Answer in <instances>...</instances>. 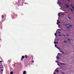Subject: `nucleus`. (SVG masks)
I'll use <instances>...</instances> for the list:
<instances>
[{
  "label": "nucleus",
  "mask_w": 74,
  "mask_h": 74,
  "mask_svg": "<svg viewBox=\"0 0 74 74\" xmlns=\"http://www.w3.org/2000/svg\"><path fill=\"white\" fill-rule=\"evenodd\" d=\"M58 4H59V2H58Z\"/></svg>",
  "instance_id": "nucleus-40"
},
{
  "label": "nucleus",
  "mask_w": 74,
  "mask_h": 74,
  "mask_svg": "<svg viewBox=\"0 0 74 74\" xmlns=\"http://www.w3.org/2000/svg\"><path fill=\"white\" fill-rule=\"evenodd\" d=\"M10 74H14V73H13V72L11 71L10 73Z\"/></svg>",
  "instance_id": "nucleus-10"
},
{
  "label": "nucleus",
  "mask_w": 74,
  "mask_h": 74,
  "mask_svg": "<svg viewBox=\"0 0 74 74\" xmlns=\"http://www.w3.org/2000/svg\"><path fill=\"white\" fill-rule=\"evenodd\" d=\"M57 41H59V39H57Z\"/></svg>",
  "instance_id": "nucleus-29"
},
{
  "label": "nucleus",
  "mask_w": 74,
  "mask_h": 74,
  "mask_svg": "<svg viewBox=\"0 0 74 74\" xmlns=\"http://www.w3.org/2000/svg\"><path fill=\"white\" fill-rule=\"evenodd\" d=\"M60 52H61L62 53H63V54H65V53H64L63 52L61 51H60Z\"/></svg>",
  "instance_id": "nucleus-9"
},
{
  "label": "nucleus",
  "mask_w": 74,
  "mask_h": 74,
  "mask_svg": "<svg viewBox=\"0 0 74 74\" xmlns=\"http://www.w3.org/2000/svg\"><path fill=\"white\" fill-rule=\"evenodd\" d=\"M0 63H1L2 62H3V61H0Z\"/></svg>",
  "instance_id": "nucleus-26"
},
{
  "label": "nucleus",
  "mask_w": 74,
  "mask_h": 74,
  "mask_svg": "<svg viewBox=\"0 0 74 74\" xmlns=\"http://www.w3.org/2000/svg\"><path fill=\"white\" fill-rule=\"evenodd\" d=\"M25 4H26V3H25Z\"/></svg>",
  "instance_id": "nucleus-46"
},
{
  "label": "nucleus",
  "mask_w": 74,
  "mask_h": 74,
  "mask_svg": "<svg viewBox=\"0 0 74 74\" xmlns=\"http://www.w3.org/2000/svg\"><path fill=\"white\" fill-rule=\"evenodd\" d=\"M61 55H59V56H61Z\"/></svg>",
  "instance_id": "nucleus-43"
},
{
  "label": "nucleus",
  "mask_w": 74,
  "mask_h": 74,
  "mask_svg": "<svg viewBox=\"0 0 74 74\" xmlns=\"http://www.w3.org/2000/svg\"><path fill=\"white\" fill-rule=\"evenodd\" d=\"M70 5H71V7H72V8L73 9V10L74 11V6H73L71 4Z\"/></svg>",
  "instance_id": "nucleus-3"
},
{
  "label": "nucleus",
  "mask_w": 74,
  "mask_h": 74,
  "mask_svg": "<svg viewBox=\"0 0 74 74\" xmlns=\"http://www.w3.org/2000/svg\"><path fill=\"white\" fill-rule=\"evenodd\" d=\"M57 58H58V59H60L59 57H57Z\"/></svg>",
  "instance_id": "nucleus-23"
},
{
  "label": "nucleus",
  "mask_w": 74,
  "mask_h": 74,
  "mask_svg": "<svg viewBox=\"0 0 74 74\" xmlns=\"http://www.w3.org/2000/svg\"><path fill=\"white\" fill-rule=\"evenodd\" d=\"M70 10H71V11H72V12H73V10L72 9H70Z\"/></svg>",
  "instance_id": "nucleus-12"
},
{
  "label": "nucleus",
  "mask_w": 74,
  "mask_h": 74,
  "mask_svg": "<svg viewBox=\"0 0 74 74\" xmlns=\"http://www.w3.org/2000/svg\"><path fill=\"white\" fill-rule=\"evenodd\" d=\"M32 63H34V61H32Z\"/></svg>",
  "instance_id": "nucleus-36"
},
{
  "label": "nucleus",
  "mask_w": 74,
  "mask_h": 74,
  "mask_svg": "<svg viewBox=\"0 0 74 74\" xmlns=\"http://www.w3.org/2000/svg\"><path fill=\"white\" fill-rule=\"evenodd\" d=\"M54 43L55 44H56V42H54Z\"/></svg>",
  "instance_id": "nucleus-30"
},
{
  "label": "nucleus",
  "mask_w": 74,
  "mask_h": 74,
  "mask_svg": "<svg viewBox=\"0 0 74 74\" xmlns=\"http://www.w3.org/2000/svg\"><path fill=\"white\" fill-rule=\"evenodd\" d=\"M8 63H11V60H8Z\"/></svg>",
  "instance_id": "nucleus-8"
},
{
  "label": "nucleus",
  "mask_w": 74,
  "mask_h": 74,
  "mask_svg": "<svg viewBox=\"0 0 74 74\" xmlns=\"http://www.w3.org/2000/svg\"><path fill=\"white\" fill-rule=\"evenodd\" d=\"M53 74H55V73H53Z\"/></svg>",
  "instance_id": "nucleus-45"
},
{
  "label": "nucleus",
  "mask_w": 74,
  "mask_h": 74,
  "mask_svg": "<svg viewBox=\"0 0 74 74\" xmlns=\"http://www.w3.org/2000/svg\"><path fill=\"white\" fill-rule=\"evenodd\" d=\"M55 47H56V48L57 47V45H55Z\"/></svg>",
  "instance_id": "nucleus-20"
},
{
  "label": "nucleus",
  "mask_w": 74,
  "mask_h": 74,
  "mask_svg": "<svg viewBox=\"0 0 74 74\" xmlns=\"http://www.w3.org/2000/svg\"><path fill=\"white\" fill-rule=\"evenodd\" d=\"M56 63H57L58 65H59V64H58V61H56Z\"/></svg>",
  "instance_id": "nucleus-14"
},
{
  "label": "nucleus",
  "mask_w": 74,
  "mask_h": 74,
  "mask_svg": "<svg viewBox=\"0 0 74 74\" xmlns=\"http://www.w3.org/2000/svg\"><path fill=\"white\" fill-rule=\"evenodd\" d=\"M68 1H70V0H68Z\"/></svg>",
  "instance_id": "nucleus-44"
},
{
  "label": "nucleus",
  "mask_w": 74,
  "mask_h": 74,
  "mask_svg": "<svg viewBox=\"0 0 74 74\" xmlns=\"http://www.w3.org/2000/svg\"><path fill=\"white\" fill-rule=\"evenodd\" d=\"M26 72L25 71H24L23 72V74H26Z\"/></svg>",
  "instance_id": "nucleus-5"
},
{
  "label": "nucleus",
  "mask_w": 74,
  "mask_h": 74,
  "mask_svg": "<svg viewBox=\"0 0 74 74\" xmlns=\"http://www.w3.org/2000/svg\"><path fill=\"white\" fill-rule=\"evenodd\" d=\"M55 36L56 37V33H55Z\"/></svg>",
  "instance_id": "nucleus-16"
},
{
  "label": "nucleus",
  "mask_w": 74,
  "mask_h": 74,
  "mask_svg": "<svg viewBox=\"0 0 74 74\" xmlns=\"http://www.w3.org/2000/svg\"><path fill=\"white\" fill-rule=\"evenodd\" d=\"M61 73H62V74H65V73L62 72H61Z\"/></svg>",
  "instance_id": "nucleus-21"
},
{
  "label": "nucleus",
  "mask_w": 74,
  "mask_h": 74,
  "mask_svg": "<svg viewBox=\"0 0 74 74\" xmlns=\"http://www.w3.org/2000/svg\"><path fill=\"white\" fill-rule=\"evenodd\" d=\"M57 25H59V23H57Z\"/></svg>",
  "instance_id": "nucleus-25"
},
{
  "label": "nucleus",
  "mask_w": 74,
  "mask_h": 74,
  "mask_svg": "<svg viewBox=\"0 0 74 74\" xmlns=\"http://www.w3.org/2000/svg\"><path fill=\"white\" fill-rule=\"evenodd\" d=\"M66 35H67V36H69V35H68V34H67Z\"/></svg>",
  "instance_id": "nucleus-35"
},
{
  "label": "nucleus",
  "mask_w": 74,
  "mask_h": 74,
  "mask_svg": "<svg viewBox=\"0 0 74 74\" xmlns=\"http://www.w3.org/2000/svg\"><path fill=\"white\" fill-rule=\"evenodd\" d=\"M25 58L26 59H27V55H25V56H22L21 58V61H22V60H23V59H24Z\"/></svg>",
  "instance_id": "nucleus-1"
},
{
  "label": "nucleus",
  "mask_w": 74,
  "mask_h": 74,
  "mask_svg": "<svg viewBox=\"0 0 74 74\" xmlns=\"http://www.w3.org/2000/svg\"><path fill=\"white\" fill-rule=\"evenodd\" d=\"M60 53H58V55H60Z\"/></svg>",
  "instance_id": "nucleus-42"
},
{
  "label": "nucleus",
  "mask_w": 74,
  "mask_h": 74,
  "mask_svg": "<svg viewBox=\"0 0 74 74\" xmlns=\"http://www.w3.org/2000/svg\"><path fill=\"white\" fill-rule=\"evenodd\" d=\"M61 12H60V13H59V14H58V16H60V14H61Z\"/></svg>",
  "instance_id": "nucleus-13"
},
{
  "label": "nucleus",
  "mask_w": 74,
  "mask_h": 74,
  "mask_svg": "<svg viewBox=\"0 0 74 74\" xmlns=\"http://www.w3.org/2000/svg\"><path fill=\"white\" fill-rule=\"evenodd\" d=\"M67 25H65V26H67Z\"/></svg>",
  "instance_id": "nucleus-33"
},
{
  "label": "nucleus",
  "mask_w": 74,
  "mask_h": 74,
  "mask_svg": "<svg viewBox=\"0 0 74 74\" xmlns=\"http://www.w3.org/2000/svg\"><path fill=\"white\" fill-rule=\"evenodd\" d=\"M1 71H3V69H1Z\"/></svg>",
  "instance_id": "nucleus-27"
},
{
  "label": "nucleus",
  "mask_w": 74,
  "mask_h": 74,
  "mask_svg": "<svg viewBox=\"0 0 74 74\" xmlns=\"http://www.w3.org/2000/svg\"><path fill=\"white\" fill-rule=\"evenodd\" d=\"M12 15L13 16H15V14L14 13H13L12 14Z\"/></svg>",
  "instance_id": "nucleus-4"
},
{
  "label": "nucleus",
  "mask_w": 74,
  "mask_h": 74,
  "mask_svg": "<svg viewBox=\"0 0 74 74\" xmlns=\"http://www.w3.org/2000/svg\"><path fill=\"white\" fill-rule=\"evenodd\" d=\"M58 33H60V34H61V33L59 31L58 32Z\"/></svg>",
  "instance_id": "nucleus-18"
},
{
  "label": "nucleus",
  "mask_w": 74,
  "mask_h": 74,
  "mask_svg": "<svg viewBox=\"0 0 74 74\" xmlns=\"http://www.w3.org/2000/svg\"><path fill=\"white\" fill-rule=\"evenodd\" d=\"M0 69H1V67H0Z\"/></svg>",
  "instance_id": "nucleus-49"
},
{
  "label": "nucleus",
  "mask_w": 74,
  "mask_h": 74,
  "mask_svg": "<svg viewBox=\"0 0 74 74\" xmlns=\"http://www.w3.org/2000/svg\"><path fill=\"white\" fill-rule=\"evenodd\" d=\"M57 48H58V49H59V48H58V47H57Z\"/></svg>",
  "instance_id": "nucleus-47"
},
{
  "label": "nucleus",
  "mask_w": 74,
  "mask_h": 74,
  "mask_svg": "<svg viewBox=\"0 0 74 74\" xmlns=\"http://www.w3.org/2000/svg\"><path fill=\"white\" fill-rule=\"evenodd\" d=\"M63 36H64V37H65V36H65L64 35H63Z\"/></svg>",
  "instance_id": "nucleus-41"
},
{
  "label": "nucleus",
  "mask_w": 74,
  "mask_h": 74,
  "mask_svg": "<svg viewBox=\"0 0 74 74\" xmlns=\"http://www.w3.org/2000/svg\"><path fill=\"white\" fill-rule=\"evenodd\" d=\"M60 64H62V65L63 64H63L62 63H60Z\"/></svg>",
  "instance_id": "nucleus-11"
},
{
  "label": "nucleus",
  "mask_w": 74,
  "mask_h": 74,
  "mask_svg": "<svg viewBox=\"0 0 74 74\" xmlns=\"http://www.w3.org/2000/svg\"><path fill=\"white\" fill-rule=\"evenodd\" d=\"M64 43L67 42V41H64Z\"/></svg>",
  "instance_id": "nucleus-19"
},
{
  "label": "nucleus",
  "mask_w": 74,
  "mask_h": 74,
  "mask_svg": "<svg viewBox=\"0 0 74 74\" xmlns=\"http://www.w3.org/2000/svg\"><path fill=\"white\" fill-rule=\"evenodd\" d=\"M5 16L4 15H2L1 16L2 18H4Z\"/></svg>",
  "instance_id": "nucleus-7"
},
{
  "label": "nucleus",
  "mask_w": 74,
  "mask_h": 74,
  "mask_svg": "<svg viewBox=\"0 0 74 74\" xmlns=\"http://www.w3.org/2000/svg\"><path fill=\"white\" fill-rule=\"evenodd\" d=\"M58 68H57L55 70V71H56V73H59V70H58Z\"/></svg>",
  "instance_id": "nucleus-2"
},
{
  "label": "nucleus",
  "mask_w": 74,
  "mask_h": 74,
  "mask_svg": "<svg viewBox=\"0 0 74 74\" xmlns=\"http://www.w3.org/2000/svg\"><path fill=\"white\" fill-rule=\"evenodd\" d=\"M62 15H64V14H62Z\"/></svg>",
  "instance_id": "nucleus-37"
},
{
  "label": "nucleus",
  "mask_w": 74,
  "mask_h": 74,
  "mask_svg": "<svg viewBox=\"0 0 74 74\" xmlns=\"http://www.w3.org/2000/svg\"><path fill=\"white\" fill-rule=\"evenodd\" d=\"M60 27V25H58V27H59V28H60V27Z\"/></svg>",
  "instance_id": "nucleus-38"
},
{
  "label": "nucleus",
  "mask_w": 74,
  "mask_h": 74,
  "mask_svg": "<svg viewBox=\"0 0 74 74\" xmlns=\"http://www.w3.org/2000/svg\"><path fill=\"white\" fill-rule=\"evenodd\" d=\"M65 5L66 6V8H68L69 7V5H67V4H65Z\"/></svg>",
  "instance_id": "nucleus-6"
},
{
  "label": "nucleus",
  "mask_w": 74,
  "mask_h": 74,
  "mask_svg": "<svg viewBox=\"0 0 74 74\" xmlns=\"http://www.w3.org/2000/svg\"><path fill=\"white\" fill-rule=\"evenodd\" d=\"M58 23H60V22L59 21Z\"/></svg>",
  "instance_id": "nucleus-34"
},
{
  "label": "nucleus",
  "mask_w": 74,
  "mask_h": 74,
  "mask_svg": "<svg viewBox=\"0 0 74 74\" xmlns=\"http://www.w3.org/2000/svg\"><path fill=\"white\" fill-rule=\"evenodd\" d=\"M58 66H59V67H62L61 66H60V65H58Z\"/></svg>",
  "instance_id": "nucleus-24"
},
{
  "label": "nucleus",
  "mask_w": 74,
  "mask_h": 74,
  "mask_svg": "<svg viewBox=\"0 0 74 74\" xmlns=\"http://www.w3.org/2000/svg\"><path fill=\"white\" fill-rule=\"evenodd\" d=\"M57 33V31L56 32V33Z\"/></svg>",
  "instance_id": "nucleus-48"
},
{
  "label": "nucleus",
  "mask_w": 74,
  "mask_h": 74,
  "mask_svg": "<svg viewBox=\"0 0 74 74\" xmlns=\"http://www.w3.org/2000/svg\"><path fill=\"white\" fill-rule=\"evenodd\" d=\"M66 27L68 28V29H70V27Z\"/></svg>",
  "instance_id": "nucleus-17"
},
{
  "label": "nucleus",
  "mask_w": 74,
  "mask_h": 74,
  "mask_svg": "<svg viewBox=\"0 0 74 74\" xmlns=\"http://www.w3.org/2000/svg\"><path fill=\"white\" fill-rule=\"evenodd\" d=\"M69 26H71V27H72V25H70Z\"/></svg>",
  "instance_id": "nucleus-31"
},
{
  "label": "nucleus",
  "mask_w": 74,
  "mask_h": 74,
  "mask_svg": "<svg viewBox=\"0 0 74 74\" xmlns=\"http://www.w3.org/2000/svg\"><path fill=\"white\" fill-rule=\"evenodd\" d=\"M59 36H60V37H62V36L60 34H59Z\"/></svg>",
  "instance_id": "nucleus-22"
},
{
  "label": "nucleus",
  "mask_w": 74,
  "mask_h": 74,
  "mask_svg": "<svg viewBox=\"0 0 74 74\" xmlns=\"http://www.w3.org/2000/svg\"><path fill=\"white\" fill-rule=\"evenodd\" d=\"M59 21L58 20H57V22H59Z\"/></svg>",
  "instance_id": "nucleus-39"
},
{
  "label": "nucleus",
  "mask_w": 74,
  "mask_h": 74,
  "mask_svg": "<svg viewBox=\"0 0 74 74\" xmlns=\"http://www.w3.org/2000/svg\"><path fill=\"white\" fill-rule=\"evenodd\" d=\"M67 18H69V19H70V17H69V16H68L67 17Z\"/></svg>",
  "instance_id": "nucleus-15"
},
{
  "label": "nucleus",
  "mask_w": 74,
  "mask_h": 74,
  "mask_svg": "<svg viewBox=\"0 0 74 74\" xmlns=\"http://www.w3.org/2000/svg\"><path fill=\"white\" fill-rule=\"evenodd\" d=\"M56 44H58V42H56Z\"/></svg>",
  "instance_id": "nucleus-32"
},
{
  "label": "nucleus",
  "mask_w": 74,
  "mask_h": 74,
  "mask_svg": "<svg viewBox=\"0 0 74 74\" xmlns=\"http://www.w3.org/2000/svg\"><path fill=\"white\" fill-rule=\"evenodd\" d=\"M68 41H71V40H70V39H68Z\"/></svg>",
  "instance_id": "nucleus-28"
}]
</instances>
